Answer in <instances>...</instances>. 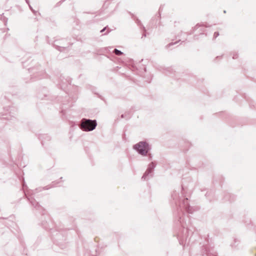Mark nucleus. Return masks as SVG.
Returning <instances> with one entry per match:
<instances>
[{
    "label": "nucleus",
    "mask_w": 256,
    "mask_h": 256,
    "mask_svg": "<svg viewBox=\"0 0 256 256\" xmlns=\"http://www.w3.org/2000/svg\"><path fill=\"white\" fill-rule=\"evenodd\" d=\"M94 122L89 120H83L81 124V128L85 131L93 130L96 126Z\"/></svg>",
    "instance_id": "obj_1"
},
{
    "label": "nucleus",
    "mask_w": 256,
    "mask_h": 256,
    "mask_svg": "<svg viewBox=\"0 0 256 256\" xmlns=\"http://www.w3.org/2000/svg\"><path fill=\"white\" fill-rule=\"evenodd\" d=\"M134 148L140 154L146 155L148 152V145L144 142H140L134 146Z\"/></svg>",
    "instance_id": "obj_2"
},
{
    "label": "nucleus",
    "mask_w": 256,
    "mask_h": 256,
    "mask_svg": "<svg viewBox=\"0 0 256 256\" xmlns=\"http://www.w3.org/2000/svg\"><path fill=\"white\" fill-rule=\"evenodd\" d=\"M114 52L116 55L118 56H120L122 54V52L117 49H114Z\"/></svg>",
    "instance_id": "obj_3"
}]
</instances>
